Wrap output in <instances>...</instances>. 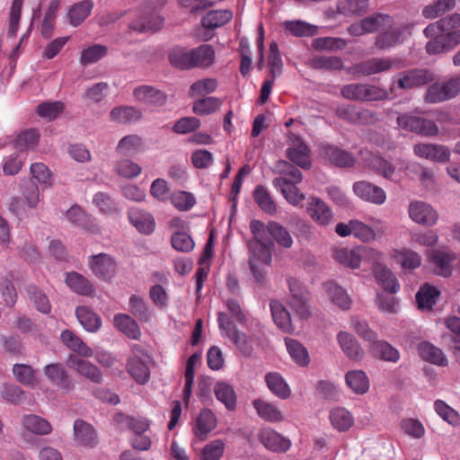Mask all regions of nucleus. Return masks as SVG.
Listing matches in <instances>:
<instances>
[{"instance_id": "f257e3e1", "label": "nucleus", "mask_w": 460, "mask_h": 460, "mask_svg": "<svg viewBox=\"0 0 460 460\" xmlns=\"http://www.w3.org/2000/svg\"><path fill=\"white\" fill-rule=\"evenodd\" d=\"M290 296L289 306L295 314V322L292 321L290 313L279 301H271L270 304L271 315L276 325L284 332H295L296 318L300 321L305 320L310 315L309 294L304 285L295 278L288 279Z\"/></svg>"}, {"instance_id": "f03ea898", "label": "nucleus", "mask_w": 460, "mask_h": 460, "mask_svg": "<svg viewBox=\"0 0 460 460\" xmlns=\"http://www.w3.org/2000/svg\"><path fill=\"white\" fill-rule=\"evenodd\" d=\"M423 32L429 39L426 44L429 54L449 52L460 43V14L455 13L445 16L429 24Z\"/></svg>"}, {"instance_id": "7ed1b4c3", "label": "nucleus", "mask_w": 460, "mask_h": 460, "mask_svg": "<svg viewBox=\"0 0 460 460\" xmlns=\"http://www.w3.org/2000/svg\"><path fill=\"white\" fill-rule=\"evenodd\" d=\"M255 243L251 244L250 268L257 282L262 283L266 277V267L271 262L273 242L270 236V223L264 225L259 220L250 224Z\"/></svg>"}, {"instance_id": "20e7f679", "label": "nucleus", "mask_w": 460, "mask_h": 460, "mask_svg": "<svg viewBox=\"0 0 460 460\" xmlns=\"http://www.w3.org/2000/svg\"><path fill=\"white\" fill-rule=\"evenodd\" d=\"M218 325L223 332L222 335L230 339L241 354L245 357L252 355L253 344L260 339L261 332V325L257 320H252L246 324L249 334L236 329L228 315L223 312L218 313Z\"/></svg>"}, {"instance_id": "39448f33", "label": "nucleus", "mask_w": 460, "mask_h": 460, "mask_svg": "<svg viewBox=\"0 0 460 460\" xmlns=\"http://www.w3.org/2000/svg\"><path fill=\"white\" fill-rule=\"evenodd\" d=\"M277 170L282 176L273 180V186L282 193L290 205L297 206L305 199V194L296 187V184L302 181V172L287 162H279Z\"/></svg>"}, {"instance_id": "423d86ee", "label": "nucleus", "mask_w": 460, "mask_h": 460, "mask_svg": "<svg viewBox=\"0 0 460 460\" xmlns=\"http://www.w3.org/2000/svg\"><path fill=\"white\" fill-rule=\"evenodd\" d=\"M460 93V75L446 81L437 82L429 86L425 102L438 103L456 97Z\"/></svg>"}, {"instance_id": "0eeeda50", "label": "nucleus", "mask_w": 460, "mask_h": 460, "mask_svg": "<svg viewBox=\"0 0 460 460\" xmlns=\"http://www.w3.org/2000/svg\"><path fill=\"white\" fill-rule=\"evenodd\" d=\"M409 217L416 224L433 226L438 221V211L422 200H412L408 206Z\"/></svg>"}, {"instance_id": "6e6552de", "label": "nucleus", "mask_w": 460, "mask_h": 460, "mask_svg": "<svg viewBox=\"0 0 460 460\" xmlns=\"http://www.w3.org/2000/svg\"><path fill=\"white\" fill-rule=\"evenodd\" d=\"M427 257L435 274L447 277L452 273V263L456 260V254L450 250L431 249L427 252Z\"/></svg>"}, {"instance_id": "1a4fd4ad", "label": "nucleus", "mask_w": 460, "mask_h": 460, "mask_svg": "<svg viewBox=\"0 0 460 460\" xmlns=\"http://www.w3.org/2000/svg\"><path fill=\"white\" fill-rule=\"evenodd\" d=\"M398 126L405 130L421 134L427 137H433L438 134V128L431 121L408 114L397 117Z\"/></svg>"}, {"instance_id": "9d476101", "label": "nucleus", "mask_w": 460, "mask_h": 460, "mask_svg": "<svg viewBox=\"0 0 460 460\" xmlns=\"http://www.w3.org/2000/svg\"><path fill=\"white\" fill-rule=\"evenodd\" d=\"M410 34L406 26L394 24L393 22L384 29L376 40V46L379 49H386L402 43Z\"/></svg>"}, {"instance_id": "9b49d317", "label": "nucleus", "mask_w": 460, "mask_h": 460, "mask_svg": "<svg viewBox=\"0 0 460 460\" xmlns=\"http://www.w3.org/2000/svg\"><path fill=\"white\" fill-rule=\"evenodd\" d=\"M394 79H396L399 88L411 89L432 82L434 75L426 69H411L397 74Z\"/></svg>"}, {"instance_id": "f8f14e48", "label": "nucleus", "mask_w": 460, "mask_h": 460, "mask_svg": "<svg viewBox=\"0 0 460 460\" xmlns=\"http://www.w3.org/2000/svg\"><path fill=\"white\" fill-rule=\"evenodd\" d=\"M413 153L420 158L436 163H447L451 156V151L448 147L438 144H416L413 146Z\"/></svg>"}, {"instance_id": "ddd939ff", "label": "nucleus", "mask_w": 460, "mask_h": 460, "mask_svg": "<svg viewBox=\"0 0 460 460\" xmlns=\"http://www.w3.org/2000/svg\"><path fill=\"white\" fill-rule=\"evenodd\" d=\"M258 438L268 450L275 453H285L292 445L289 438L269 427L261 429Z\"/></svg>"}, {"instance_id": "4468645a", "label": "nucleus", "mask_w": 460, "mask_h": 460, "mask_svg": "<svg viewBox=\"0 0 460 460\" xmlns=\"http://www.w3.org/2000/svg\"><path fill=\"white\" fill-rule=\"evenodd\" d=\"M288 141L289 145L288 149V158L302 168H309L311 160L307 146L293 133H288Z\"/></svg>"}, {"instance_id": "2eb2a0df", "label": "nucleus", "mask_w": 460, "mask_h": 460, "mask_svg": "<svg viewBox=\"0 0 460 460\" xmlns=\"http://www.w3.org/2000/svg\"><path fill=\"white\" fill-rule=\"evenodd\" d=\"M88 265L93 273L99 279L111 281L115 273V261L113 258L105 253L91 256Z\"/></svg>"}, {"instance_id": "dca6fc26", "label": "nucleus", "mask_w": 460, "mask_h": 460, "mask_svg": "<svg viewBox=\"0 0 460 460\" xmlns=\"http://www.w3.org/2000/svg\"><path fill=\"white\" fill-rule=\"evenodd\" d=\"M353 191L362 200L375 205H382L386 200L385 191L381 187L366 181L355 182Z\"/></svg>"}, {"instance_id": "f3484780", "label": "nucleus", "mask_w": 460, "mask_h": 460, "mask_svg": "<svg viewBox=\"0 0 460 460\" xmlns=\"http://www.w3.org/2000/svg\"><path fill=\"white\" fill-rule=\"evenodd\" d=\"M367 165L373 169L377 173L381 174L387 180L393 181L394 182H398L401 181L400 165L398 164V160L395 164L391 162L378 156L371 155L367 159Z\"/></svg>"}, {"instance_id": "a211bd4d", "label": "nucleus", "mask_w": 460, "mask_h": 460, "mask_svg": "<svg viewBox=\"0 0 460 460\" xmlns=\"http://www.w3.org/2000/svg\"><path fill=\"white\" fill-rule=\"evenodd\" d=\"M337 342L347 358L354 361H360L365 351L358 341L349 332L341 331L337 334Z\"/></svg>"}, {"instance_id": "6ab92c4d", "label": "nucleus", "mask_w": 460, "mask_h": 460, "mask_svg": "<svg viewBox=\"0 0 460 460\" xmlns=\"http://www.w3.org/2000/svg\"><path fill=\"white\" fill-rule=\"evenodd\" d=\"M332 257L341 265L356 270L361 265L360 245L352 248L338 246L332 250Z\"/></svg>"}, {"instance_id": "aec40b11", "label": "nucleus", "mask_w": 460, "mask_h": 460, "mask_svg": "<svg viewBox=\"0 0 460 460\" xmlns=\"http://www.w3.org/2000/svg\"><path fill=\"white\" fill-rule=\"evenodd\" d=\"M252 406L258 416L267 422L277 423L286 420L284 412L278 404L264 399H255Z\"/></svg>"}, {"instance_id": "412c9836", "label": "nucleus", "mask_w": 460, "mask_h": 460, "mask_svg": "<svg viewBox=\"0 0 460 460\" xmlns=\"http://www.w3.org/2000/svg\"><path fill=\"white\" fill-rule=\"evenodd\" d=\"M164 25V18L149 8H144L139 19L130 23L132 31L138 32H154Z\"/></svg>"}, {"instance_id": "4be33fe9", "label": "nucleus", "mask_w": 460, "mask_h": 460, "mask_svg": "<svg viewBox=\"0 0 460 460\" xmlns=\"http://www.w3.org/2000/svg\"><path fill=\"white\" fill-rule=\"evenodd\" d=\"M128 215L130 224L141 234H150L155 231V221L149 212L137 208H131Z\"/></svg>"}, {"instance_id": "5701e85b", "label": "nucleus", "mask_w": 460, "mask_h": 460, "mask_svg": "<svg viewBox=\"0 0 460 460\" xmlns=\"http://www.w3.org/2000/svg\"><path fill=\"white\" fill-rule=\"evenodd\" d=\"M398 61L394 58H371L364 61L354 67V72L364 75H370L385 72L397 66Z\"/></svg>"}, {"instance_id": "b1692460", "label": "nucleus", "mask_w": 460, "mask_h": 460, "mask_svg": "<svg viewBox=\"0 0 460 460\" xmlns=\"http://www.w3.org/2000/svg\"><path fill=\"white\" fill-rule=\"evenodd\" d=\"M306 210L310 217L320 226H326L332 221V210L319 198H310Z\"/></svg>"}, {"instance_id": "393cba45", "label": "nucleus", "mask_w": 460, "mask_h": 460, "mask_svg": "<svg viewBox=\"0 0 460 460\" xmlns=\"http://www.w3.org/2000/svg\"><path fill=\"white\" fill-rule=\"evenodd\" d=\"M374 226L376 229L361 221L355 220L353 236L363 243L373 242L376 239L377 234H382L386 230L384 222L379 219L374 220Z\"/></svg>"}, {"instance_id": "a878e982", "label": "nucleus", "mask_w": 460, "mask_h": 460, "mask_svg": "<svg viewBox=\"0 0 460 460\" xmlns=\"http://www.w3.org/2000/svg\"><path fill=\"white\" fill-rule=\"evenodd\" d=\"M65 282L72 291L78 295L93 296L95 294V288L92 282L78 272L66 273Z\"/></svg>"}, {"instance_id": "bb28decb", "label": "nucleus", "mask_w": 460, "mask_h": 460, "mask_svg": "<svg viewBox=\"0 0 460 460\" xmlns=\"http://www.w3.org/2000/svg\"><path fill=\"white\" fill-rule=\"evenodd\" d=\"M391 256L405 270L417 269L421 264V256L410 248L393 249Z\"/></svg>"}, {"instance_id": "cd10ccee", "label": "nucleus", "mask_w": 460, "mask_h": 460, "mask_svg": "<svg viewBox=\"0 0 460 460\" xmlns=\"http://www.w3.org/2000/svg\"><path fill=\"white\" fill-rule=\"evenodd\" d=\"M75 440L82 446L93 447L97 444V436L94 428L83 420H76L74 423Z\"/></svg>"}, {"instance_id": "c85d7f7f", "label": "nucleus", "mask_w": 460, "mask_h": 460, "mask_svg": "<svg viewBox=\"0 0 460 460\" xmlns=\"http://www.w3.org/2000/svg\"><path fill=\"white\" fill-rule=\"evenodd\" d=\"M418 353L420 357L431 364L446 367L448 360L443 351L428 341H421L418 345Z\"/></svg>"}, {"instance_id": "c756f323", "label": "nucleus", "mask_w": 460, "mask_h": 460, "mask_svg": "<svg viewBox=\"0 0 460 460\" xmlns=\"http://www.w3.org/2000/svg\"><path fill=\"white\" fill-rule=\"evenodd\" d=\"M69 366L91 381L101 383L102 374L99 368L90 361L84 360L77 356H72L69 358Z\"/></svg>"}, {"instance_id": "7c9ffc66", "label": "nucleus", "mask_w": 460, "mask_h": 460, "mask_svg": "<svg viewBox=\"0 0 460 460\" xmlns=\"http://www.w3.org/2000/svg\"><path fill=\"white\" fill-rule=\"evenodd\" d=\"M329 419L333 429L340 432L349 430L354 425V417L344 407H335L330 410Z\"/></svg>"}, {"instance_id": "2f4dec72", "label": "nucleus", "mask_w": 460, "mask_h": 460, "mask_svg": "<svg viewBox=\"0 0 460 460\" xmlns=\"http://www.w3.org/2000/svg\"><path fill=\"white\" fill-rule=\"evenodd\" d=\"M323 289L335 305L343 310L350 308L351 299L343 288L333 281H327L323 284Z\"/></svg>"}, {"instance_id": "473e14b6", "label": "nucleus", "mask_w": 460, "mask_h": 460, "mask_svg": "<svg viewBox=\"0 0 460 460\" xmlns=\"http://www.w3.org/2000/svg\"><path fill=\"white\" fill-rule=\"evenodd\" d=\"M75 315L80 324L87 332H96L102 326V318L87 306H77Z\"/></svg>"}, {"instance_id": "72a5a7b5", "label": "nucleus", "mask_w": 460, "mask_h": 460, "mask_svg": "<svg viewBox=\"0 0 460 460\" xmlns=\"http://www.w3.org/2000/svg\"><path fill=\"white\" fill-rule=\"evenodd\" d=\"M265 382L269 390L279 399H288L291 394V389L283 376L277 372H270L265 376Z\"/></svg>"}, {"instance_id": "f704fd0d", "label": "nucleus", "mask_w": 460, "mask_h": 460, "mask_svg": "<svg viewBox=\"0 0 460 460\" xmlns=\"http://www.w3.org/2000/svg\"><path fill=\"white\" fill-rule=\"evenodd\" d=\"M147 360L137 358H129L128 360V372L139 385H145L149 381L150 370L146 364Z\"/></svg>"}, {"instance_id": "c9c22d12", "label": "nucleus", "mask_w": 460, "mask_h": 460, "mask_svg": "<svg viewBox=\"0 0 460 460\" xmlns=\"http://www.w3.org/2000/svg\"><path fill=\"white\" fill-rule=\"evenodd\" d=\"M374 275L378 285L388 293L395 294L399 291L400 284L395 275L387 267L374 268Z\"/></svg>"}, {"instance_id": "e433bc0d", "label": "nucleus", "mask_w": 460, "mask_h": 460, "mask_svg": "<svg viewBox=\"0 0 460 460\" xmlns=\"http://www.w3.org/2000/svg\"><path fill=\"white\" fill-rule=\"evenodd\" d=\"M323 155L331 164L339 167H351L356 161L355 157L350 153L337 146L324 147Z\"/></svg>"}, {"instance_id": "4c0bfd02", "label": "nucleus", "mask_w": 460, "mask_h": 460, "mask_svg": "<svg viewBox=\"0 0 460 460\" xmlns=\"http://www.w3.org/2000/svg\"><path fill=\"white\" fill-rule=\"evenodd\" d=\"M93 8L92 0H83L73 4L67 13L69 23L73 27L79 26L91 14Z\"/></svg>"}, {"instance_id": "58836bf2", "label": "nucleus", "mask_w": 460, "mask_h": 460, "mask_svg": "<svg viewBox=\"0 0 460 460\" xmlns=\"http://www.w3.org/2000/svg\"><path fill=\"white\" fill-rule=\"evenodd\" d=\"M150 421L146 418H134L122 413H117V429H129L135 435L144 434L148 430Z\"/></svg>"}, {"instance_id": "ea45409f", "label": "nucleus", "mask_w": 460, "mask_h": 460, "mask_svg": "<svg viewBox=\"0 0 460 460\" xmlns=\"http://www.w3.org/2000/svg\"><path fill=\"white\" fill-rule=\"evenodd\" d=\"M133 93L137 101L151 105H161L165 98L164 93L151 85L138 86Z\"/></svg>"}, {"instance_id": "a19ab883", "label": "nucleus", "mask_w": 460, "mask_h": 460, "mask_svg": "<svg viewBox=\"0 0 460 460\" xmlns=\"http://www.w3.org/2000/svg\"><path fill=\"white\" fill-rule=\"evenodd\" d=\"M145 150V144L138 135H128L122 137L118 145L117 151L122 155L133 156Z\"/></svg>"}, {"instance_id": "79ce46f5", "label": "nucleus", "mask_w": 460, "mask_h": 460, "mask_svg": "<svg viewBox=\"0 0 460 460\" xmlns=\"http://www.w3.org/2000/svg\"><path fill=\"white\" fill-rule=\"evenodd\" d=\"M60 338L64 344H66L70 349L77 352L79 355L85 358H92L94 356L93 350L73 332L65 330L61 332Z\"/></svg>"}, {"instance_id": "37998d69", "label": "nucleus", "mask_w": 460, "mask_h": 460, "mask_svg": "<svg viewBox=\"0 0 460 460\" xmlns=\"http://www.w3.org/2000/svg\"><path fill=\"white\" fill-rule=\"evenodd\" d=\"M214 394L216 398L222 402L229 411H234L236 407V394L234 387L226 383L218 382L214 386Z\"/></svg>"}, {"instance_id": "c03bdc74", "label": "nucleus", "mask_w": 460, "mask_h": 460, "mask_svg": "<svg viewBox=\"0 0 460 460\" xmlns=\"http://www.w3.org/2000/svg\"><path fill=\"white\" fill-rule=\"evenodd\" d=\"M191 57L193 67L208 68L215 62V51L208 44L192 49Z\"/></svg>"}, {"instance_id": "a18cd8bd", "label": "nucleus", "mask_w": 460, "mask_h": 460, "mask_svg": "<svg viewBox=\"0 0 460 460\" xmlns=\"http://www.w3.org/2000/svg\"><path fill=\"white\" fill-rule=\"evenodd\" d=\"M348 386L358 394H364L369 389V379L362 370H350L345 376Z\"/></svg>"}, {"instance_id": "49530a36", "label": "nucleus", "mask_w": 460, "mask_h": 460, "mask_svg": "<svg viewBox=\"0 0 460 460\" xmlns=\"http://www.w3.org/2000/svg\"><path fill=\"white\" fill-rule=\"evenodd\" d=\"M369 349L376 357L385 361L395 363L400 358L399 351L385 341L376 339L371 343Z\"/></svg>"}, {"instance_id": "de8ad7c7", "label": "nucleus", "mask_w": 460, "mask_h": 460, "mask_svg": "<svg viewBox=\"0 0 460 460\" xmlns=\"http://www.w3.org/2000/svg\"><path fill=\"white\" fill-rule=\"evenodd\" d=\"M67 217L69 221L89 232L95 233L97 231L96 225L93 218L86 214L79 206H73L67 210Z\"/></svg>"}, {"instance_id": "09e8293b", "label": "nucleus", "mask_w": 460, "mask_h": 460, "mask_svg": "<svg viewBox=\"0 0 460 460\" xmlns=\"http://www.w3.org/2000/svg\"><path fill=\"white\" fill-rule=\"evenodd\" d=\"M22 425L24 429L37 435H48L52 431L50 423L35 414H28L22 418Z\"/></svg>"}, {"instance_id": "8fccbe9b", "label": "nucleus", "mask_w": 460, "mask_h": 460, "mask_svg": "<svg viewBox=\"0 0 460 460\" xmlns=\"http://www.w3.org/2000/svg\"><path fill=\"white\" fill-rule=\"evenodd\" d=\"M368 0H338L337 12L345 16L361 15L368 9Z\"/></svg>"}, {"instance_id": "3c124183", "label": "nucleus", "mask_w": 460, "mask_h": 460, "mask_svg": "<svg viewBox=\"0 0 460 460\" xmlns=\"http://www.w3.org/2000/svg\"><path fill=\"white\" fill-rule=\"evenodd\" d=\"M282 26L295 37H311L317 33V27L302 20L285 21Z\"/></svg>"}, {"instance_id": "603ef678", "label": "nucleus", "mask_w": 460, "mask_h": 460, "mask_svg": "<svg viewBox=\"0 0 460 460\" xmlns=\"http://www.w3.org/2000/svg\"><path fill=\"white\" fill-rule=\"evenodd\" d=\"M44 374L52 385L61 388L68 387L69 378L61 364L57 363L45 366Z\"/></svg>"}, {"instance_id": "864d4df0", "label": "nucleus", "mask_w": 460, "mask_h": 460, "mask_svg": "<svg viewBox=\"0 0 460 460\" xmlns=\"http://www.w3.org/2000/svg\"><path fill=\"white\" fill-rule=\"evenodd\" d=\"M217 417L209 409L200 411L194 429L197 436H205L217 427Z\"/></svg>"}, {"instance_id": "5fc2aeb1", "label": "nucleus", "mask_w": 460, "mask_h": 460, "mask_svg": "<svg viewBox=\"0 0 460 460\" xmlns=\"http://www.w3.org/2000/svg\"><path fill=\"white\" fill-rule=\"evenodd\" d=\"M439 291L433 286L425 284L416 294V303L420 309L429 310L437 302Z\"/></svg>"}, {"instance_id": "6e6d98bb", "label": "nucleus", "mask_w": 460, "mask_h": 460, "mask_svg": "<svg viewBox=\"0 0 460 460\" xmlns=\"http://www.w3.org/2000/svg\"><path fill=\"white\" fill-rule=\"evenodd\" d=\"M285 344L288 354L296 364L302 367L309 364V354L303 344L291 338H286Z\"/></svg>"}, {"instance_id": "4d7b16f0", "label": "nucleus", "mask_w": 460, "mask_h": 460, "mask_svg": "<svg viewBox=\"0 0 460 460\" xmlns=\"http://www.w3.org/2000/svg\"><path fill=\"white\" fill-rule=\"evenodd\" d=\"M456 0H436L422 9V15L427 19H435L453 10Z\"/></svg>"}, {"instance_id": "13d9d810", "label": "nucleus", "mask_w": 460, "mask_h": 460, "mask_svg": "<svg viewBox=\"0 0 460 460\" xmlns=\"http://www.w3.org/2000/svg\"><path fill=\"white\" fill-rule=\"evenodd\" d=\"M233 18V13L228 9L209 11L202 18V25L205 28L215 29L225 25Z\"/></svg>"}, {"instance_id": "bf43d9fd", "label": "nucleus", "mask_w": 460, "mask_h": 460, "mask_svg": "<svg viewBox=\"0 0 460 460\" xmlns=\"http://www.w3.org/2000/svg\"><path fill=\"white\" fill-rule=\"evenodd\" d=\"M223 101L218 97H204L194 102L192 111L199 116L209 115L220 109Z\"/></svg>"}, {"instance_id": "052dcab7", "label": "nucleus", "mask_w": 460, "mask_h": 460, "mask_svg": "<svg viewBox=\"0 0 460 460\" xmlns=\"http://www.w3.org/2000/svg\"><path fill=\"white\" fill-rule=\"evenodd\" d=\"M253 198L260 208L269 215L277 213V206L270 195L269 191L261 185L255 188Z\"/></svg>"}, {"instance_id": "680f3d73", "label": "nucleus", "mask_w": 460, "mask_h": 460, "mask_svg": "<svg viewBox=\"0 0 460 460\" xmlns=\"http://www.w3.org/2000/svg\"><path fill=\"white\" fill-rule=\"evenodd\" d=\"M107 53L108 49L105 46L95 44L82 50L79 62L82 66H86L98 62L104 58Z\"/></svg>"}, {"instance_id": "e2e57ef3", "label": "nucleus", "mask_w": 460, "mask_h": 460, "mask_svg": "<svg viewBox=\"0 0 460 460\" xmlns=\"http://www.w3.org/2000/svg\"><path fill=\"white\" fill-rule=\"evenodd\" d=\"M218 87L216 78H203L194 82L190 87V96H203L213 93Z\"/></svg>"}, {"instance_id": "0e129e2a", "label": "nucleus", "mask_w": 460, "mask_h": 460, "mask_svg": "<svg viewBox=\"0 0 460 460\" xmlns=\"http://www.w3.org/2000/svg\"><path fill=\"white\" fill-rule=\"evenodd\" d=\"M350 327L363 340L374 342L377 339V334L373 331L367 322L358 316L350 317Z\"/></svg>"}, {"instance_id": "69168bd1", "label": "nucleus", "mask_w": 460, "mask_h": 460, "mask_svg": "<svg viewBox=\"0 0 460 460\" xmlns=\"http://www.w3.org/2000/svg\"><path fill=\"white\" fill-rule=\"evenodd\" d=\"M270 236L277 243L283 248H290L293 245V238L290 233L282 225L275 222H270Z\"/></svg>"}, {"instance_id": "338daca9", "label": "nucleus", "mask_w": 460, "mask_h": 460, "mask_svg": "<svg viewBox=\"0 0 460 460\" xmlns=\"http://www.w3.org/2000/svg\"><path fill=\"white\" fill-rule=\"evenodd\" d=\"M117 328L132 340H137L141 335L136 321L127 314H117Z\"/></svg>"}, {"instance_id": "774afa93", "label": "nucleus", "mask_w": 460, "mask_h": 460, "mask_svg": "<svg viewBox=\"0 0 460 460\" xmlns=\"http://www.w3.org/2000/svg\"><path fill=\"white\" fill-rule=\"evenodd\" d=\"M435 411L445 421L453 427H456L460 424L459 413L447 404L442 400H437L434 402Z\"/></svg>"}]
</instances>
